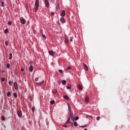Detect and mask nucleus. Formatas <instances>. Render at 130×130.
<instances>
[{
    "label": "nucleus",
    "mask_w": 130,
    "mask_h": 130,
    "mask_svg": "<svg viewBox=\"0 0 130 130\" xmlns=\"http://www.w3.org/2000/svg\"><path fill=\"white\" fill-rule=\"evenodd\" d=\"M42 36L43 38H44V39H46V35L42 34Z\"/></svg>",
    "instance_id": "30"
},
{
    "label": "nucleus",
    "mask_w": 130,
    "mask_h": 130,
    "mask_svg": "<svg viewBox=\"0 0 130 130\" xmlns=\"http://www.w3.org/2000/svg\"><path fill=\"white\" fill-rule=\"evenodd\" d=\"M20 23L22 24V25H24V24H26V20L24 19L20 18Z\"/></svg>",
    "instance_id": "3"
},
{
    "label": "nucleus",
    "mask_w": 130,
    "mask_h": 130,
    "mask_svg": "<svg viewBox=\"0 0 130 130\" xmlns=\"http://www.w3.org/2000/svg\"><path fill=\"white\" fill-rule=\"evenodd\" d=\"M60 21L61 23H66V20L64 19V18L63 17H61L60 19Z\"/></svg>",
    "instance_id": "7"
},
{
    "label": "nucleus",
    "mask_w": 130,
    "mask_h": 130,
    "mask_svg": "<svg viewBox=\"0 0 130 130\" xmlns=\"http://www.w3.org/2000/svg\"><path fill=\"white\" fill-rule=\"evenodd\" d=\"M33 70H34V67L33 66H30L29 67V72H33Z\"/></svg>",
    "instance_id": "14"
},
{
    "label": "nucleus",
    "mask_w": 130,
    "mask_h": 130,
    "mask_svg": "<svg viewBox=\"0 0 130 130\" xmlns=\"http://www.w3.org/2000/svg\"><path fill=\"white\" fill-rule=\"evenodd\" d=\"M70 41L72 42L73 41V37L70 38Z\"/></svg>",
    "instance_id": "44"
},
{
    "label": "nucleus",
    "mask_w": 130,
    "mask_h": 130,
    "mask_svg": "<svg viewBox=\"0 0 130 130\" xmlns=\"http://www.w3.org/2000/svg\"><path fill=\"white\" fill-rule=\"evenodd\" d=\"M79 119V117L77 116L75 118V120H78Z\"/></svg>",
    "instance_id": "37"
},
{
    "label": "nucleus",
    "mask_w": 130,
    "mask_h": 130,
    "mask_svg": "<svg viewBox=\"0 0 130 130\" xmlns=\"http://www.w3.org/2000/svg\"><path fill=\"white\" fill-rule=\"evenodd\" d=\"M21 72H24V69H21Z\"/></svg>",
    "instance_id": "50"
},
{
    "label": "nucleus",
    "mask_w": 130,
    "mask_h": 130,
    "mask_svg": "<svg viewBox=\"0 0 130 130\" xmlns=\"http://www.w3.org/2000/svg\"><path fill=\"white\" fill-rule=\"evenodd\" d=\"M1 118H2V120H5V117L2 116Z\"/></svg>",
    "instance_id": "39"
},
{
    "label": "nucleus",
    "mask_w": 130,
    "mask_h": 130,
    "mask_svg": "<svg viewBox=\"0 0 130 130\" xmlns=\"http://www.w3.org/2000/svg\"><path fill=\"white\" fill-rule=\"evenodd\" d=\"M69 70H72V67H71V66H69V67L67 69V71H69Z\"/></svg>",
    "instance_id": "32"
},
{
    "label": "nucleus",
    "mask_w": 130,
    "mask_h": 130,
    "mask_svg": "<svg viewBox=\"0 0 130 130\" xmlns=\"http://www.w3.org/2000/svg\"><path fill=\"white\" fill-rule=\"evenodd\" d=\"M65 43H69V39L68 38H66L65 39Z\"/></svg>",
    "instance_id": "23"
},
{
    "label": "nucleus",
    "mask_w": 130,
    "mask_h": 130,
    "mask_svg": "<svg viewBox=\"0 0 130 130\" xmlns=\"http://www.w3.org/2000/svg\"><path fill=\"white\" fill-rule=\"evenodd\" d=\"M52 92H53V93H54V94H55V93H56V92H57V90H56V89H53V90H52Z\"/></svg>",
    "instance_id": "26"
},
{
    "label": "nucleus",
    "mask_w": 130,
    "mask_h": 130,
    "mask_svg": "<svg viewBox=\"0 0 130 130\" xmlns=\"http://www.w3.org/2000/svg\"><path fill=\"white\" fill-rule=\"evenodd\" d=\"M32 112H34V111H35V107H33L32 108Z\"/></svg>",
    "instance_id": "38"
},
{
    "label": "nucleus",
    "mask_w": 130,
    "mask_h": 130,
    "mask_svg": "<svg viewBox=\"0 0 130 130\" xmlns=\"http://www.w3.org/2000/svg\"><path fill=\"white\" fill-rule=\"evenodd\" d=\"M87 126V125H85L83 126H80V127H86Z\"/></svg>",
    "instance_id": "42"
},
{
    "label": "nucleus",
    "mask_w": 130,
    "mask_h": 130,
    "mask_svg": "<svg viewBox=\"0 0 130 130\" xmlns=\"http://www.w3.org/2000/svg\"><path fill=\"white\" fill-rule=\"evenodd\" d=\"M0 3H1V6H2V7H4V6H5V3H4V2L1 1Z\"/></svg>",
    "instance_id": "22"
},
{
    "label": "nucleus",
    "mask_w": 130,
    "mask_h": 130,
    "mask_svg": "<svg viewBox=\"0 0 130 130\" xmlns=\"http://www.w3.org/2000/svg\"><path fill=\"white\" fill-rule=\"evenodd\" d=\"M9 84L10 86H12V85H13V82L12 81H9Z\"/></svg>",
    "instance_id": "34"
},
{
    "label": "nucleus",
    "mask_w": 130,
    "mask_h": 130,
    "mask_svg": "<svg viewBox=\"0 0 130 130\" xmlns=\"http://www.w3.org/2000/svg\"><path fill=\"white\" fill-rule=\"evenodd\" d=\"M55 103V102H54V100H52L50 102V104L52 105H53V104Z\"/></svg>",
    "instance_id": "25"
},
{
    "label": "nucleus",
    "mask_w": 130,
    "mask_h": 130,
    "mask_svg": "<svg viewBox=\"0 0 130 130\" xmlns=\"http://www.w3.org/2000/svg\"><path fill=\"white\" fill-rule=\"evenodd\" d=\"M85 101L86 103H88L89 102V97L86 96L85 99Z\"/></svg>",
    "instance_id": "13"
},
{
    "label": "nucleus",
    "mask_w": 130,
    "mask_h": 130,
    "mask_svg": "<svg viewBox=\"0 0 130 130\" xmlns=\"http://www.w3.org/2000/svg\"><path fill=\"white\" fill-rule=\"evenodd\" d=\"M49 53L50 55H54V52L53 51H49Z\"/></svg>",
    "instance_id": "12"
},
{
    "label": "nucleus",
    "mask_w": 130,
    "mask_h": 130,
    "mask_svg": "<svg viewBox=\"0 0 130 130\" xmlns=\"http://www.w3.org/2000/svg\"><path fill=\"white\" fill-rule=\"evenodd\" d=\"M32 63H33V61H32L29 62L30 64H32Z\"/></svg>",
    "instance_id": "48"
},
{
    "label": "nucleus",
    "mask_w": 130,
    "mask_h": 130,
    "mask_svg": "<svg viewBox=\"0 0 130 130\" xmlns=\"http://www.w3.org/2000/svg\"><path fill=\"white\" fill-rule=\"evenodd\" d=\"M39 8V0H36L35 11L37 12L38 8Z\"/></svg>",
    "instance_id": "1"
},
{
    "label": "nucleus",
    "mask_w": 130,
    "mask_h": 130,
    "mask_svg": "<svg viewBox=\"0 0 130 130\" xmlns=\"http://www.w3.org/2000/svg\"><path fill=\"white\" fill-rule=\"evenodd\" d=\"M62 83L63 84V85H66L67 84V81L63 80L62 81Z\"/></svg>",
    "instance_id": "20"
},
{
    "label": "nucleus",
    "mask_w": 130,
    "mask_h": 130,
    "mask_svg": "<svg viewBox=\"0 0 130 130\" xmlns=\"http://www.w3.org/2000/svg\"><path fill=\"white\" fill-rule=\"evenodd\" d=\"M69 108V110H71V105H70V104H67Z\"/></svg>",
    "instance_id": "31"
},
{
    "label": "nucleus",
    "mask_w": 130,
    "mask_h": 130,
    "mask_svg": "<svg viewBox=\"0 0 130 130\" xmlns=\"http://www.w3.org/2000/svg\"><path fill=\"white\" fill-rule=\"evenodd\" d=\"M63 126L64 127H67L68 126L67 125H64Z\"/></svg>",
    "instance_id": "49"
},
{
    "label": "nucleus",
    "mask_w": 130,
    "mask_h": 130,
    "mask_svg": "<svg viewBox=\"0 0 130 130\" xmlns=\"http://www.w3.org/2000/svg\"><path fill=\"white\" fill-rule=\"evenodd\" d=\"M70 118H71V119H72V120H74V114L73 113V112H72V111H70Z\"/></svg>",
    "instance_id": "2"
},
{
    "label": "nucleus",
    "mask_w": 130,
    "mask_h": 130,
    "mask_svg": "<svg viewBox=\"0 0 130 130\" xmlns=\"http://www.w3.org/2000/svg\"><path fill=\"white\" fill-rule=\"evenodd\" d=\"M17 114H18V116H19V117H21V116H22V111H18L17 112Z\"/></svg>",
    "instance_id": "10"
},
{
    "label": "nucleus",
    "mask_w": 130,
    "mask_h": 130,
    "mask_svg": "<svg viewBox=\"0 0 130 130\" xmlns=\"http://www.w3.org/2000/svg\"><path fill=\"white\" fill-rule=\"evenodd\" d=\"M9 55H10V57H9V59H12V58H13V56H12V53H10V54H9Z\"/></svg>",
    "instance_id": "24"
},
{
    "label": "nucleus",
    "mask_w": 130,
    "mask_h": 130,
    "mask_svg": "<svg viewBox=\"0 0 130 130\" xmlns=\"http://www.w3.org/2000/svg\"><path fill=\"white\" fill-rule=\"evenodd\" d=\"M67 89H68L69 90H70V89L72 88V85L71 84H69L67 86Z\"/></svg>",
    "instance_id": "16"
},
{
    "label": "nucleus",
    "mask_w": 130,
    "mask_h": 130,
    "mask_svg": "<svg viewBox=\"0 0 130 130\" xmlns=\"http://www.w3.org/2000/svg\"><path fill=\"white\" fill-rule=\"evenodd\" d=\"M51 3H54V0H51Z\"/></svg>",
    "instance_id": "47"
},
{
    "label": "nucleus",
    "mask_w": 130,
    "mask_h": 130,
    "mask_svg": "<svg viewBox=\"0 0 130 130\" xmlns=\"http://www.w3.org/2000/svg\"><path fill=\"white\" fill-rule=\"evenodd\" d=\"M44 83V81H42L41 82H36V84L38 85V86H40V85H42V84Z\"/></svg>",
    "instance_id": "9"
},
{
    "label": "nucleus",
    "mask_w": 130,
    "mask_h": 130,
    "mask_svg": "<svg viewBox=\"0 0 130 130\" xmlns=\"http://www.w3.org/2000/svg\"><path fill=\"white\" fill-rule=\"evenodd\" d=\"M35 32H36V30L34 31V33H35Z\"/></svg>",
    "instance_id": "54"
},
{
    "label": "nucleus",
    "mask_w": 130,
    "mask_h": 130,
    "mask_svg": "<svg viewBox=\"0 0 130 130\" xmlns=\"http://www.w3.org/2000/svg\"><path fill=\"white\" fill-rule=\"evenodd\" d=\"M51 16H54V13L51 12Z\"/></svg>",
    "instance_id": "43"
},
{
    "label": "nucleus",
    "mask_w": 130,
    "mask_h": 130,
    "mask_svg": "<svg viewBox=\"0 0 130 130\" xmlns=\"http://www.w3.org/2000/svg\"><path fill=\"white\" fill-rule=\"evenodd\" d=\"M83 68L85 71H89V68H88V66L86 64H83Z\"/></svg>",
    "instance_id": "4"
},
{
    "label": "nucleus",
    "mask_w": 130,
    "mask_h": 130,
    "mask_svg": "<svg viewBox=\"0 0 130 130\" xmlns=\"http://www.w3.org/2000/svg\"><path fill=\"white\" fill-rule=\"evenodd\" d=\"M56 8V10H59V4H58V3H57Z\"/></svg>",
    "instance_id": "18"
},
{
    "label": "nucleus",
    "mask_w": 130,
    "mask_h": 130,
    "mask_svg": "<svg viewBox=\"0 0 130 130\" xmlns=\"http://www.w3.org/2000/svg\"><path fill=\"white\" fill-rule=\"evenodd\" d=\"M45 5L47 8L49 7V2H48V0H45Z\"/></svg>",
    "instance_id": "6"
},
{
    "label": "nucleus",
    "mask_w": 130,
    "mask_h": 130,
    "mask_svg": "<svg viewBox=\"0 0 130 130\" xmlns=\"http://www.w3.org/2000/svg\"><path fill=\"white\" fill-rule=\"evenodd\" d=\"M41 33H42V34H43L42 30H41Z\"/></svg>",
    "instance_id": "51"
},
{
    "label": "nucleus",
    "mask_w": 130,
    "mask_h": 130,
    "mask_svg": "<svg viewBox=\"0 0 130 130\" xmlns=\"http://www.w3.org/2000/svg\"><path fill=\"white\" fill-rule=\"evenodd\" d=\"M35 80L36 82H37V81H38V78H36Z\"/></svg>",
    "instance_id": "45"
},
{
    "label": "nucleus",
    "mask_w": 130,
    "mask_h": 130,
    "mask_svg": "<svg viewBox=\"0 0 130 130\" xmlns=\"http://www.w3.org/2000/svg\"><path fill=\"white\" fill-rule=\"evenodd\" d=\"M61 17H64L66 16V11L62 10L61 13Z\"/></svg>",
    "instance_id": "8"
},
{
    "label": "nucleus",
    "mask_w": 130,
    "mask_h": 130,
    "mask_svg": "<svg viewBox=\"0 0 130 130\" xmlns=\"http://www.w3.org/2000/svg\"><path fill=\"white\" fill-rule=\"evenodd\" d=\"M84 130H88V129H87V128H85V129H84Z\"/></svg>",
    "instance_id": "53"
},
{
    "label": "nucleus",
    "mask_w": 130,
    "mask_h": 130,
    "mask_svg": "<svg viewBox=\"0 0 130 130\" xmlns=\"http://www.w3.org/2000/svg\"><path fill=\"white\" fill-rule=\"evenodd\" d=\"M58 72L60 73V74H62V73H63V71H62V70H59Z\"/></svg>",
    "instance_id": "33"
},
{
    "label": "nucleus",
    "mask_w": 130,
    "mask_h": 130,
    "mask_svg": "<svg viewBox=\"0 0 130 130\" xmlns=\"http://www.w3.org/2000/svg\"><path fill=\"white\" fill-rule=\"evenodd\" d=\"M10 67H11V65L10 64V63L7 64V69H10Z\"/></svg>",
    "instance_id": "29"
},
{
    "label": "nucleus",
    "mask_w": 130,
    "mask_h": 130,
    "mask_svg": "<svg viewBox=\"0 0 130 130\" xmlns=\"http://www.w3.org/2000/svg\"><path fill=\"white\" fill-rule=\"evenodd\" d=\"M78 88L79 90H83V86H82L81 84H79L78 85Z\"/></svg>",
    "instance_id": "11"
},
{
    "label": "nucleus",
    "mask_w": 130,
    "mask_h": 130,
    "mask_svg": "<svg viewBox=\"0 0 130 130\" xmlns=\"http://www.w3.org/2000/svg\"><path fill=\"white\" fill-rule=\"evenodd\" d=\"M7 95L8 97H10L11 96V95H12V94L11 93V92L10 91H9L7 92Z\"/></svg>",
    "instance_id": "19"
},
{
    "label": "nucleus",
    "mask_w": 130,
    "mask_h": 130,
    "mask_svg": "<svg viewBox=\"0 0 130 130\" xmlns=\"http://www.w3.org/2000/svg\"><path fill=\"white\" fill-rule=\"evenodd\" d=\"M14 86L15 89L16 90H18V83H17L16 82H15L14 83Z\"/></svg>",
    "instance_id": "5"
},
{
    "label": "nucleus",
    "mask_w": 130,
    "mask_h": 130,
    "mask_svg": "<svg viewBox=\"0 0 130 130\" xmlns=\"http://www.w3.org/2000/svg\"><path fill=\"white\" fill-rule=\"evenodd\" d=\"M71 120V118H69L67 120V121L66 122V124H68V123H70V121Z\"/></svg>",
    "instance_id": "21"
},
{
    "label": "nucleus",
    "mask_w": 130,
    "mask_h": 130,
    "mask_svg": "<svg viewBox=\"0 0 130 130\" xmlns=\"http://www.w3.org/2000/svg\"><path fill=\"white\" fill-rule=\"evenodd\" d=\"M13 24V23L12 22V21H9V22H8V24L9 25H12Z\"/></svg>",
    "instance_id": "35"
},
{
    "label": "nucleus",
    "mask_w": 130,
    "mask_h": 130,
    "mask_svg": "<svg viewBox=\"0 0 130 130\" xmlns=\"http://www.w3.org/2000/svg\"><path fill=\"white\" fill-rule=\"evenodd\" d=\"M8 32H9V29H6L5 30L4 32L5 33V34H7V33H8Z\"/></svg>",
    "instance_id": "28"
},
{
    "label": "nucleus",
    "mask_w": 130,
    "mask_h": 130,
    "mask_svg": "<svg viewBox=\"0 0 130 130\" xmlns=\"http://www.w3.org/2000/svg\"><path fill=\"white\" fill-rule=\"evenodd\" d=\"M96 119H97V120H100V116L97 117Z\"/></svg>",
    "instance_id": "40"
},
{
    "label": "nucleus",
    "mask_w": 130,
    "mask_h": 130,
    "mask_svg": "<svg viewBox=\"0 0 130 130\" xmlns=\"http://www.w3.org/2000/svg\"><path fill=\"white\" fill-rule=\"evenodd\" d=\"M25 75V73H23V75L24 76Z\"/></svg>",
    "instance_id": "52"
},
{
    "label": "nucleus",
    "mask_w": 130,
    "mask_h": 130,
    "mask_svg": "<svg viewBox=\"0 0 130 130\" xmlns=\"http://www.w3.org/2000/svg\"><path fill=\"white\" fill-rule=\"evenodd\" d=\"M74 125H75V126H78V123H77L76 121H75L74 122Z\"/></svg>",
    "instance_id": "27"
},
{
    "label": "nucleus",
    "mask_w": 130,
    "mask_h": 130,
    "mask_svg": "<svg viewBox=\"0 0 130 130\" xmlns=\"http://www.w3.org/2000/svg\"><path fill=\"white\" fill-rule=\"evenodd\" d=\"M5 44H6V45L7 46H8V41H5Z\"/></svg>",
    "instance_id": "36"
},
{
    "label": "nucleus",
    "mask_w": 130,
    "mask_h": 130,
    "mask_svg": "<svg viewBox=\"0 0 130 130\" xmlns=\"http://www.w3.org/2000/svg\"><path fill=\"white\" fill-rule=\"evenodd\" d=\"M13 96L15 98H17V97H18V94H17V93L16 92H14L13 93Z\"/></svg>",
    "instance_id": "17"
},
{
    "label": "nucleus",
    "mask_w": 130,
    "mask_h": 130,
    "mask_svg": "<svg viewBox=\"0 0 130 130\" xmlns=\"http://www.w3.org/2000/svg\"><path fill=\"white\" fill-rule=\"evenodd\" d=\"M60 83H61L60 81H58V85H60Z\"/></svg>",
    "instance_id": "46"
},
{
    "label": "nucleus",
    "mask_w": 130,
    "mask_h": 130,
    "mask_svg": "<svg viewBox=\"0 0 130 130\" xmlns=\"http://www.w3.org/2000/svg\"><path fill=\"white\" fill-rule=\"evenodd\" d=\"M63 99H66V100H69V99H70V98L68 95H64Z\"/></svg>",
    "instance_id": "15"
},
{
    "label": "nucleus",
    "mask_w": 130,
    "mask_h": 130,
    "mask_svg": "<svg viewBox=\"0 0 130 130\" xmlns=\"http://www.w3.org/2000/svg\"><path fill=\"white\" fill-rule=\"evenodd\" d=\"M5 78H2V82H5Z\"/></svg>",
    "instance_id": "41"
}]
</instances>
